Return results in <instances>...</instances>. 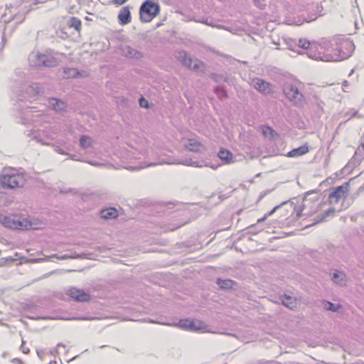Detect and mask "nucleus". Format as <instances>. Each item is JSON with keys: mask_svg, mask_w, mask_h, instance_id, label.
Instances as JSON below:
<instances>
[{"mask_svg": "<svg viewBox=\"0 0 364 364\" xmlns=\"http://www.w3.org/2000/svg\"><path fill=\"white\" fill-rule=\"evenodd\" d=\"M253 2H254V4L258 7L259 9H264L266 4L264 3H263L262 1L260 0H253Z\"/></svg>", "mask_w": 364, "mask_h": 364, "instance_id": "nucleus-39", "label": "nucleus"}, {"mask_svg": "<svg viewBox=\"0 0 364 364\" xmlns=\"http://www.w3.org/2000/svg\"><path fill=\"white\" fill-rule=\"evenodd\" d=\"M21 362V360H16V363Z\"/></svg>", "mask_w": 364, "mask_h": 364, "instance_id": "nucleus-56", "label": "nucleus"}, {"mask_svg": "<svg viewBox=\"0 0 364 364\" xmlns=\"http://www.w3.org/2000/svg\"><path fill=\"white\" fill-rule=\"evenodd\" d=\"M40 1H38V0H36L34 2H33V4H37L38 3H39Z\"/></svg>", "mask_w": 364, "mask_h": 364, "instance_id": "nucleus-51", "label": "nucleus"}, {"mask_svg": "<svg viewBox=\"0 0 364 364\" xmlns=\"http://www.w3.org/2000/svg\"><path fill=\"white\" fill-rule=\"evenodd\" d=\"M252 85L255 89L264 94H269L272 92L270 84L260 78L253 79Z\"/></svg>", "mask_w": 364, "mask_h": 364, "instance_id": "nucleus-14", "label": "nucleus"}, {"mask_svg": "<svg viewBox=\"0 0 364 364\" xmlns=\"http://www.w3.org/2000/svg\"><path fill=\"white\" fill-rule=\"evenodd\" d=\"M331 280L334 284L343 287L346 285L347 277L344 272L336 269L332 274Z\"/></svg>", "mask_w": 364, "mask_h": 364, "instance_id": "nucleus-16", "label": "nucleus"}, {"mask_svg": "<svg viewBox=\"0 0 364 364\" xmlns=\"http://www.w3.org/2000/svg\"><path fill=\"white\" fill-rule=\"evenodd\" d=\"M70 158L74 160H77L75 156H71Z\"/></svg>", "mask_w": 364, "mask_h": 364, "instance_id": "nucleus-49", "label": "nucleus"}, {"mask_svg": "<svg viewBox=\"0 0 364 364\" xmlns=\"http://www.w3.org/2000/svg\"><path fill=\"white\" fill-rule=\"evenodd\" d=\"M88 163H89L90 164H91V165L96 166L101 165L100 164L97 163V162H95V161H89Z\"/></svg>", "mask_w": 364, "mask_h": 364, "instance_id": "nucleus-45", "label": "nucleus"}, {"mask_svg": "<svg viewBox=\"0 0 364 364\" xmlns=\"http://www.w3.org/2000/svg\"><path fill=\"white\" fill-rule=\"evenodd\" d=\"M30 318H33V319H36V318H35V317H30ZM37 318H43V319H45V318H46V317H39V316H38V317H37Z\"/></svg>", "mask_w": 364, "mask_h": 364, "instance_id": "nucleus-48", "label": "nucleus"}, {"mask_svg": "<svg viewBox=\"0 0 364 364\" xmlns=\"http://www.w3.org/2000/svg\"><path fill=\"white\" fill-rule=\"evenodd\" d=\"M285 97L296 107L302 108L306 104L304 95L292 82H286L283 86Z\"/></svg>", "mask_w": 364, "mask_h": 364, "instance_id": "nucleus-4", "label": "nucleus"}, {"mask_svg": "<svg viewBox=\"0 0 364 364\" xmlns=\"http://www.w3.org/2000/svg\"><path fill=\"white\" fill-rule=\"evenodd\" d=\"M218 156L225 164H230L232 162V154L230 151L227 149L221 148L218 154Z\"/></svg>", "mask_w": 364, "mask_h": 364, "instance_id": "nucleus-23", "label": "nucleus"}, {"mask_svg": "<svg viewBox=\"0 0 364 364\" xmlns=\"http://www.w3.org/2000/svg\"><path fill=\"white\" fill-rule=\"evenodd\" d=\"M287 48L291 50H294L297 47V42L294 39H288L286 41Z\"/></svg>", "mask_w": 364, "mask_h": 364, "instance_id": "nucleus-34", "label": "nucleus"}, {"mask_svg": "<svg viewBox=\"0 0 364 364\" xmlns=\"http://www.w3.org/2000/svg\"><path fill=\"white\" fill-rule=\"evenodd\" d=\"M287 203V202H282V203H280L279 205H276L272 210L267 212V213H265L264 215H266L267 218H268L269 216L272 215L273 213H274L276 212V210L277 209H279L282 205Z\"/></svg>", "mask_w": 364, "mask_h": 364, "instance_id": "nucleus-38", "label": "nucleus"}, {"mask_svg": "<svg viewBox=\"0 0 364 364\" xmlns=\"http://www.w3.org/2000/svg\"><path fill=\"white\" fill-rule=\"evenodd\" d=\"M355 166V164L350 161L347 164V165L345 167H343L342 171L343 173H350Z\"/></svg>", "mask_w": 364, "mask_h": 364, "instance_id": "nucleus-35", "label": "nucleus"}, {"mask_svg": "<svg viewBox=\"0 0 364 364\" xmlns=\"http://www.w3.org/2000/svg\"><path fill=\"white\" fill-rule=\"evenodd\" d=\"M25 182L24 176L14 171H4L0 175V185L3 188L14 189L23 187Z\"/></svg>", "mask_w": 364, "mask_h": 364, "instance_id": "nucleus-3", "label": "nucleus"}, {"mask_svg": "<svg viewBox=\"0 0 364 364\" xmlns=\"http://www.w3.org/2000/svg\"><path fill=\"white\" fill-rule=\"evenodd\" d=\"M139 105L141 107H148V101L145 100L143 97H141V98L139 99Z\"/></svg>", "mask_w": 364, "mask_h": 364, "instance_id": "nucleus-40", "label": "nucleus"}, {"mask_svg": "<svg viewBox=\"0 0 364 364\" xmlns=\"http://www.w3.org/2000/svg\"><path fill=\"white\" fill-rule=\"evenodd\" d=\"M24 343H25V341H22V344H21V349H22V351H23V353L27 354V353H29L30 350H29L28 348H26V347L24 346Z\"/></svg>", "mask_w": 364, "mask_h": 364, "instance_id": "nucleus-41", "label": "nucleus"}, {"mask_svg": "<svg viewBox=\"0 0 364 364\" xmlns=\"http://www.w3.org/2000/svg\"><path fill=\"white\" fill-rule=\"evenodd\" d=\"M0 223L5 228L11 230H35L37 228L34 226L33 223L26 218L19 217H12L0 214Z\"/></svg>", "mask_w": 364, "mask_h": 364, "instance_id": "nucleus-2", "label": "nucleus"}, {"mask_svg": "<svg viewBox=\"0 0 364 364\" xmlns=\"http://www.w3.org/2000/svg\"><path fill=\"white\" fill-rule=\"evenodd\" d=\"M183 146L186 149L193 151L199 152L203 149V146L195 139H188L183 141Z\"/></svg>", "mask_w": 364, "mask_h": 364, "instance_id": "nucleus-15", "label": "nucleus"}, {"mask_svg": "<svg viewBox=\"0 0 364 364\" xmlns=\"http://www.w3.org/2000/svg\"><path fill=\"white\" fill-rule=\"evenodd\" d=\"M132 9L130 6H126L122 7L118 14V21L120 25H127L132 21L130 9Z\"/></svg>", "mask_w": 364, "mask_h": 364, "instance_id": "nucleus-13", "label": "nucleus"}, {"mask_svg": "<svg viewBox=\"0 0 364 364\" xmlns=\"http://www.w3.org/2000/svg\"><path fill=\"white\" fill-rule=\"evenodd\" d=\"M61 345H62L61 343H58V344L57 345V346H61Z\"/></svg>", "mask_w": 364, "mask_h": 364, "instance_id": "nucleus-54", "label": "nucleus"}, {"mask_svg": "<svg viewBox=\"0 0 364 364\" xmlns=\"http://www.w3.org/2000/svg\"><path fill=\"white\" fill-rule=\"evenodd\" d=\"M279 299L284 306L289 309H294L296 306V299L287 294H283L279 296Z\"/></svg>", "mask_w": 364, "mask_h": 364, "instance_id": "nucleus-18", "label": "nucleus"}, {"mask_svg": "<svg viewBox=\"0 0 364 364\" xmlns=\"http://www.w3.org/2000/svg\"><path fill=\"white\" fill-rule=\"evenodd\" d=\"M362 146H363V149H364V144L362 145Z\"/></svg>", "mask_w": 364, "mask_h": 364, "instance_id": "nucleus-57", "label": "nucleus"}, {"mask_svg": "<svg viewBox=\"0 0 364 364\" xmlns=\"http://www.w3.org/2000/svg\"><path fill=\"white\" fill-rule=\"evenodd\" d=\"M316 18V17H314V18H311V19H310V20H307V21H308V22H309V21H312L313 20H315Z\"/></svg>", "mask_w": 364, "mask_h": 364, "instance_id": "nucleus-50", "label": "nucleus"}, {"mask_svg": "<svg viewBox=\"0 0 364 364\" xmlns=\"http://www.w3.org/2000/svg\"><path fill=\"white\" fill-rule=\"evenodd\" d=\"M210 77L216 82H228V76L223 74L211 73Z\"/></svg>", "mask_w": 364, "mask_h": 364, "instance_id": "nucleus-31", "label": "nucleus"}, {"mask_svg": "<svg viewBox=\"0 0 364 364\" xmlns=\"http://www.w3.org/2000/svg\"><path fill=\"white\" fill-rule=\"evenodd\" d=\"M297 47L307 50L309 58L320 60L322 53L321 39L318 42H310L306 38H301L297 42Z\"/></svg>", "mask_w": 364, "mask_h": 364, "instance_id": "nucleus-6", "label": "nucleus"}, {"mask_svg": "<svg viewBox=\"0 0 364 364\" xmlns=\"http://www.w3.org/2000/svg\"><path fill=\"white\" fill-rule=\"evenodd\" d=\"M127 0H112V3L115 5H122L125 3Z\"/></svg>", "mask_w": 364, "mask_h": 364, "instance_id": "nucleus-42", "label": "nucleus"}, {"mask_svg": "<svg viewBox=\"0 0 364 364\" xmlns=\"http://www.w3.org/2000/svg\"><path fill=\"white\" fill-rule=\"evenodd\" d=\"M57 151H58V153L61 154H65V153H64V151H63L61 149H58L57 150Z\"/></svg>", "mask_w": 364, "mask_h": 364, "instance_id": "nucleus-46", "label": "nucleus"}, {"mask_svg": "<svg viewBox=\"0 0 364 364\" xmlns=\"http://www.w3.org/2000/svg\"><path fill=\"white\" fill-rule=\"evenodd\" d=\"M21 362V360H16V363Z\"/></svg>", "mask_w": 364, "mask_h": 364, "instance_id": "nucleus-55", "label": "nucleus"}, {"mask_svg": "<svg viewBox=\"0 0 364 364\" xmlns=\"http://www.w3.org/2000/svg\"><path fill=\"white\" fill-rule=\"evenodd\" d=\"M267 218V217H266V215H264L262 218H259V219L257 220V223H262V222L264 221Z\"/></svg>", "mask_w": 364, "mask_h": 364, "instance_id": "nucleus-44", "label": "nucleus"}, {"mask_svg": "<svg viewBox=\"0 0 364 364\" xmlns=\"http://www.w3.org/2000/svg\"><path fill=\"white\" fill-rule=\"evenodd\" d=\"M26 93L30 98L43 93V88L37 83H33L26 88Z\"/></svg>", "mask_w": 364, "mask_h": 364, "instance_id": "nucleus-22", "label": "nucleus"}, {"mask_svg": "<svg viewBox=\"0 0 364 364\" xmlns=\"http://www.w3.org/2000/svg\"><path fill=\"white\" fill-rule=\"evenodd\" d=\"M49 107L52 108L55 112H62L65 110L66 105L65 103L56 98H50L48 100Z\"/></svg>", "mask_w": 364, "mask_h": 364, "instance_id": "nucleus-19", "label": "nucleus"}, {"mask_svg": "<svg viewBox=\"0 0 364 364\" xmlns=\"http://www.w3.org/2000/svg\"><path fill=\"white\" fill-rule=\"evenodd\" d=\"M160 7L157 3L144 1L139 9L140 19L143 22H150L159 13Z\"/></svg>", "mask_w": 364, "mask_h": 364, "instance_id": "nucleus-8", "label": "nucleus"}, {"mask_svg": "<svg viewBox=\"0 0 364 364\" xmlns=\"http://www.w3.org/2000/svg\"><path fill=\"white\" fill-rule=\"evenodd\" d=\"M355 114H356V112H354L352 114L351 117H352V116H355Z\"/></svg>", "mask_w": 364, "mask_h": 364, "instance_id": "nucleus-52", "label": "nucleus"}, {"mask_svg": "<svg viewBox=\"0 0 364 364\" xmlns=\"http://www.w3.org/2000/svg\"><path fill=\"white\" fill-rule=\"evenodd\" d=\"M92 144V139L90 136L86 135H82L80 138V145L82 148H88Z\"/></svg>", "mask_w": 364, "mask_h": 364, "instance_id": "nucleus-30", "label": "nucleus"}, {"mask_svg": "<svg viewBox=\"0 0 364 364\" xmlns=\"http://www.w3.org/2000/svg\"><path fill=\"white\" fill-rule=\"evenodd\" d=\"M214 92L216 94L218 97L220 99H223L227 97V92H226L225 90L220 86L215 87L214 88Z\"/></svg>", "mask_w": 364, "mask_h": 364, "instance_id": "nucleus-32", "label": "nucleus"}, {"mask_svg": "<svg viewBox=\"0 0 364 364\" xmlns=\"http://www.w3.org/2000/svg\"><path fill=\"white\" fill-rule=\"evenodd\" d=\"M182 164L185 166H195V167H202L203 165L196 161H193L191 158H186L183 159H165L162 157H159L154 161L147 163L145 162L143 168L149 167L151 166H156V165H161V164Z\"/></svg>", "mask_w": 364, "mask_h": 364, "instance_id": "nucleus-9", "label": "nucleus"}, {"mask_svg": "<svg viewBox=\"0 0 364 364\" xmlns=\"http://www.w3.org/2000/svg\"><path fill=\"white\" fill-rule=\"evenodd\" d=\"M122 52L124 56L127 58H134L139 59L143 57L142 53L136 50L134 48H132L130 46H125L124 48H122Z\"/></svg>", "mask_w": 364, "mask_h": 364, "instance_id": "nucleus-20", "label": "nucleus"}, {"mask_svg": "<svg viewBox=\"0 0 364 364\" xmlns=\"http://www.w3.org/2000/svg\"><path fill=\"white\" fill-rule=\"evenodd\" d=\"M55 257L56 258L61 259L82 258V257L77 253H74L73 255H63L62 256L55 255Z\"/></svg>", "mask_w": 364, "mask_h": 364, "instance_id": "nucleus-33", "label": "nucleus"}, {"mask_svg": "<svg viewBox=\"0 0 364 364\" xmlns=\"http://www.w3.org/2000/svg\"><path fill=\"white\" fill-rule=\"evenodd\" d=\"M68 25L79 31L81 28V21L76 17H71L68 21Z\"/></svg>", "mask_w": 364, "mask_h": 364, "instance_id": "nucleus-28", "label": "nucleus"}, {"mask_svg": "<svg viewBox=\"0 0 364 364\" xmlns=\"http://www.w3.org/2000/svg\"><path fill=\"white\" fill-rule=\"evenodd\" d=\"M28 60L33 66L53 68L58 65V60L55 58L41 53H31L28 56Z\"/></svg>", "mask_w": 364, "mask_h": 364, "instance_id": "nucleus-7", "label": "nucleus"}, {"mask_svg": "<svg viewBox=\"0 0 364 364\" xmlns=\"http://www.w3.org/2000/svg\"><path fill=\"white\" fill-rule=\"evenodd\" d=\"M36 353H37L38 355L41 358H43V355H44L43 350H36Z\"/></svg>", "mask_w": 364, "mask_h": 364, "instance_id": "nucleus-43", "label": "nucleus"}, {"mask_svg": "<svg viewBox=\"0 0 364 364\" xmlns=\"http://www.w3.org/2000/svg\"><path fill=\"white\" fill-rule=\"evenodd\" d=\"M67 294L78 302L87 301L90 299V295L89 293L82 289L75 287L70 288L68 290Z\"/></svg>", "mask_w": 364, "mask_h": 364, "instance_id": "nucleus-11", "label": "nucleus"}, {"mask_svg": "<svg viewBox=\"0 0 364 364\" xmlns=\"http://www.w3.org/2000/svg\"><path fill=\"white\" fill-rule=\"evenodd\" d=\"M306 201V199L305 198L304 200V203L301 206H299V207H296L294 208V210L296 213L297 218H301L303 215L302 211L304 210V208L306 206V205L305 203Z\"/></svg>", "mask_w": 364, "mask_h": 364, "instance_id": "nucleus-36", "label": "nucleus"}, {"mask_svg": "<svg viewBox=\"0 0 364 364\" xmlns=\"http://www.w3.org/2000/svg\"><path fill=\"white\" fill-rule=\"evenodd\" d=\"M177 326L184 330L198 331L202 328L203 323L198 320L181 319Z\"/></svg>", "mask_w": 364, "mask_h": 364, "instance_id": "nucleus-12", "label": "nucleus"}, {"mask_svg": "<svg viewBox=\"0 0 364 364\" xmlns=\"http://www.w3.org/2000/svg\"><path fill=\"white\" fill-rule=\"evenodd\" d=\"M261 129L262 133L264 136L273 138L274 136L277 134V132L269 126H263L262 127H261Z\"/></svg>", "mask_w": 364, "mask_h": 364, "instance_id": "nucleus-29", "label": "nucleus"}, {"mask_svg": "<svg viewBox=\"0 0 364 364\" xmlns=\"http://www.w3.org/2000/svg\"><path fill=\"white\" fill-rule=\"evenodd\" d=\"M79 71L74 68H63V78H73L78 76Z\"/></svg>", "mask_w": 364, "mask_h": 364, "instance_id": "nucleus-24", "label": "nucleus"}, {"mask_svg": "<svg viewBox=\"0 0 364 364\" xmlns=\"http://www.w3.org/2000/svg\"><path fill=\"white\" fill-rule=\"evenodd\" d=\"M273 43H274V44H275V45H277V46H278V45H279V43H276V42H273Z\"/></svg>", "mask_w": 364, "mask_h": 364, "instance_id": "nucleus-53", "label": "nucleus"}, {"mask_svg": "<svg viewBox=\"0 0 364 364\" xmlns=\"http://www.w3.org/2000/svg\"><path fill=\"white\" fill-rule=\"evenodd\" d=\"M175 58L179 61L183 66L191 69L194 71L200 72L204 73L205 71V64L198 60L193 59L185 50H178L175 53Z\"/></svg>", "mask_w": 364, "mask_h": 364, "instance_id": "nucleus-5", "label": "nucleus"}, {"mask_svg": "<svg viewBox=\"0 0 364 364\" xmlns=\"http://www.w3.org/2000/svg\"><path fill=\"white\" fill-rule=\"evenodd\" d=\"M216 283L220 287V288L223 289H231L234 284V282L229 279H222L218 278L217 279Z\"/></svg>", "mask_w": 364, "mask_h": 364, "instance_id": "nucleus-26", "label": "nucleus"}, {"mask_svg": "<svg viewBox=\"0 0 364 364\" xmlns=\"http://www.w3.org/2000/svg\"><path fill=\"white\" fill-rule=\"evenodd\" d=\"M102 217L106 219L115 218L117 216V210L114 208H109L102 210Z\"/></svg>", "mask_w": 364, "mask_h": 364, "instance_id": "nucleus-25", "label": "nucleus"}, {"mask_svg": "<svg viewBox=\"0 0 364 364\" xmlns=\"http://www.w3.org/2000/svg\"><path fill=\"white\" fill-rule=\"evenodd\" d=\"M364 190V183H363V186H360L359 188H358V192L360 191H362Z\"/></svg>", "mask_w": 364, "mask_h": 364, "instance_id": "nucleus-47", "label": "nucleus"}, {"mask_svg": "<svg viewBox=\"0 0 364 364\" xmlns=\"http://www.w3.org/2000/svg\"><path fill=\"white\" fill-rule=\"evenodd\" d=\"M349 183L346 182L341 186H337L329 193L328 200L330 203L336 204L341 198H345L349 191Z\"/></svg>", "mask_w": 364, "mask_h": 364, "instance_id": "nucleus-10", "label": "nucleus"}, {"mask_svg": "<svg viewBox=\"0 0 364 364\" xmlns=\"http://www.w3.org/2000/svg\"><path fill=\"white\" fill-rule=\"evenodd\" d=\"M323 307L324 309L327 311H331L333 312H336L341 307L338 304H335L331 301H323Z\"/></svg>", "mask_w": 364, "mask_h": 364, "instance_id": "nucleus-27", "label": "nucleus"}, {"mask_svg": "<svg viewBox=\"0 0 364 364\" xmlns=\"http://www.w3.org/2000/svg\"><path fill=\"white\" fill-rule=\"evenodd\" d=\"M309 151V146L307 144L301 146L298 148L294 149L290 151L287 152L285 156L290 158H295L300 156H303Z\"/></svg>", "mask_w": 364, "mask_h": 364, "instance_id": "nucleus-17", "label": "nucleus"}, {"mask_svg": "<svg viewBox=\"0 0 364 364\" xmlns=\"http://www.w3.org/2000/svg\"><path fill=\"white\" fill-rule=\"evenodd\" d=\"M322 53L321 60L324 62L341 61L351 56L355 46L353 41L341 36L331 39L321 38Z\"/></svg>", "mask_w": 364, "mask_h": 364, "instance_id": "nucleus-1", "label": "nucleus"}, {"mask_svg": "<svg viewBox=\"0 0 364 364\" xmlns=\"http://www.w3.org/2000/svg\"><path fill=\"white\" fill-rule=\"evenodd\" d=\"M334 208H329L328 210L323 212V213L321 215V217L319 220H317V222L323 221L326 217L328 216L329 215H333L334 213Z\"/></svg>", "mask_w": 364, "mask_h": 364, "instance_id": "nucleus-37", "label": "nucleus"}, {"mask_svg": "<svg viewBox=\"0 0 364 364\" xmlns=\"http://www.w3.org/2000/svg\"><path fill=\"white\" fill-rule=\"evenodd\" d=\"M195 21L210 26L213 28H224V26L217 24L215 22V20L211 17L203 16L198 18H196Z\"/></svg>", "mask_w": 364, "mask_h": 364, "instance_id": "nucleus-21", "label": "nucleus"}]
</instances>
